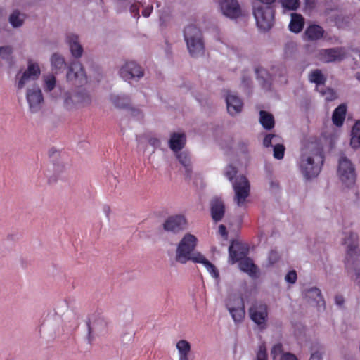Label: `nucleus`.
I'll return each mask as SVG.
<instances>
[{
    "label": "nucleus",
    "instance_id": "50",
    "mask_svg": "<svg viewBox=\"0 0 360 360\" xmlns=\"http://www.w3.org/2000/svg\"><path fill=\"white\" fill-rule=\"evenodd\" d=\"M297 279V276L295 270L290 271L285 276V281L290 284L295 283Z\"/></svg>",
    "mask_w": 360,
    "mask_h": 360
},
{
    "label": "nucleus",
    "instance_id": "26",
    "mask_svg": "<svg viewBox=\"0 0 360 360\" xmlns=\"http://www.w3.org/2000/svg\"><path fill=\"white\" fill-rule=\"evenodd\" d=\"M239 268L242 271L246 272L251 277L257 276V268L250 258L245 257L240 260L239 262Z\"/></svg>",
    "mask_w": 360,
    "mask_h": 360
},
{
    "label": "nucleus",
    "instance_id": "12",
    "mask_svg": "<svg viewBox=\"0 0 360 360\" xmlns=\"http://www.w3.org/2000/svg\"><path fill=\"white\" fill-rule=\"evenodd\" d=\"M26 100L31 112H39L43 107L44 96L38 86H33L26 90Z\"/></svg>",
    "mask_w": 360,
    "mask_h": 360
},
{
    "label": "nucleus",
    "instance_id": "57",
    "mask_svg": "<svg viewBox=\"0 0 360 360\" xmlns=\"http://www.w3.org/2000/svg\"><path fill=\"white\" fill-rule=\"evenodd\" d=\"M131 114L134 116L137 117L138 119L142 118L143 117L142 112L138 109H132Z\"/></svg>",
    "mask_w": 360,
    "mask_h": 360
},
{
    "label": "nucleus",
    "instance_id": "34",
    "mask_svg": "<svg viewBox=\"0 0 360 360\" xmlns=\"http://www.w3.org/2000/svg\"><path fill=\"white\" fill-rule=\"evenodd\" d=\"M110 100L114 105L119 108H127L130 105V98L126 95H112Z\"/></svg>",
    "mask_w": 360,
    "mask_h": 360
},
{
    "label": "nucleus",
    "instance_id": "39",
    "mask_svg": "<svg viewBox=\"0 0 360 360\" xmlns=\"http://www.w3.org/2000/svg\"><path fill=\"white\" fill-rule=\"evenodd\" d=\"M24 15L18 11H13L9 17V22L13 27H19L24 22Z\"/></svg>",
    "mask_w": 360,
    "mask_h": 360
},
{
    "label": "nucleus",
    "instance_id": "55",
    "mask_svg": "<svg viewBox=\"0 0 360 360\" xmlns=\"http://www.w3.org/2000/svg\"><path fill=\"white\" fill-rule=\"evenodd\" d=\"M309 360H322V353L319 351L313 352Z\"/></svg>",
    "mask_w": 360,
    "mask_h": 360
},
{
    "label": "nucleus",
    "instance_id": "22",
    "mask_svg": "<svg viewBox=\"0 0 360 360\" xmlns=\"http://www.w3.org/2000/svg\"><path fill=\"white\" fill-rule=\"evenodd\" d=\"M271 355L274 360H300L295 354L290 352H284L281 343H277L272 347Z\"/></svg>",
    "mask_w": 360,
    "mask_h": 360
},
{
    "label": "nucleus",
    "instance_id": "47",
    "mask_svg": "<svg viewBox=\"0 0 360 360\" xmlns=\"http://www.w3.org/2000/svg\"><path fill=\"white\" fill-rule=\"evenodd\" d=\"M13 52V49L10 46L0 47V57L3 60H9Z\"/></svg>",
    "mask_w": 360,
    "mask_h": 360
},
{
    "label": "nucleus",
    "instance_id": "30",
    "mask_svg": "<svg viewBox=\"0 0 360 360\" xmlns=\"http://www.w3.org/2000/svg\"><path fill=\"white\" fill-rule=\"evenodd\" d=\"M304 18L297 13L291 14V20L289 23V29L291 32L298 33L302 31L304 27Z\"/></svg>",
    "mask_w": 360,
    "mask_h": 360
},
{
    "label": "nucleus",
    "instance_id": "37",
    "mask_svg": "<svg viewBox=\"0 0 360 360\" xmlns=\"http://www.w3.org/2000/svg\"><path fill=\"white\" fill-rule=\"evenodd\" d=\"M89 334H96L103 332L106 328V323L103 319H98L88 325Z\"/></svg>",
    "mask_w": 360,
    "mask_h": 360
},
{
    "label": "nucleus",
    "instance_id": "7",
    "mask_svg": "<svg viewBox=\"0 0 360 360\" xmlns=\"http://www.w3.org/2000/svg\"><path fill=\"white\" fill-rule=\"evenodd\" d=\"M40 74L41 70L38 63L29 60L27 69L18 72L15 75V86L18 90H22L32 82L36 81Z\"/></svg>",
    "mask_w": 360,
    "mask_h": 360
},
{
    "label": "nucleus",
    "instance_id": "19",
    "mask_svg": "<svg viewBox=\"0 0 360 360\" xmlns=\"http://www.w3.org/2000/svg\"><path fill=\"white\" fill-rule=\"evenodd\" d=\"M344 50L340 48L322 49L319 53V59L324 63L340 60L344 58Z\"/></svg>",
    "mask_w": 360,
    "mask_h": 360
},
{
    "label": "nucleus",
    "instance_id": "36",
    "mask_svg": "<svg viewBox=\"0 0 360 360\" xmlns=\"http://www.w3.org/2000/svg\"><path fill=\"white\" fill-rule=\"evenodd\" d=\"M309 79L311 82L316 84V89L321 87L320 86L324 84L326 81V77L323 75L321 71L318 69L313 70L309 74Z\"/></svg>",
    "mask_w": 360,
    "mask_h": 360
},
{
    "label": "nucleus",
    "instance_id": "16",
    "mask_svg": "<svg viewBox=\"0 0 360 360\" xmlns=\"http://www.w3.org/2000/svg\"><path fill=\"white\" fill-rule=\"evenodd\" d=\"M65 43L68 44L71 55L75 58H79L83 54V47L79 41V36L73 32H68L65 35Z\"/></svg>",
    "mask_w": 360,
    "mask_h": 360
},
{
    "label": "nucleus",
    "instance_id": "23",
    "mask_svg": "<svg viewBox=\"0 0 360 360\" xmlns=\"http://www.w3.org/2000/svg\"><path fill=\"white\" fill-rule=\"evenodd\" d=\"M229 259L232 264L245 258L247 253L244 247L238 243H232L229 248Z\"/></svg>",
    "mask_w": 360,
    "mask_h": 360
},
{
    "label": "nucleus",
    "instance_id": "4",
    "mask_svg": "<svg viewBox=\"0 0 360 360\" xmlns=\"http://www.w3.org/2000/svg\"><path fill=\"white\" fill-rule=\"evenodd\" d=\"M184 35L190 55L193 58L202 56L205 46L200 30L195 25H188L185 28Z\"/></svg>",
    "mask_w": 360,
    "mask_h": 360
},
{
    "label": "nucleus",
    "instance_id": "18",
    "mask_svg": "<svg viewBox=\"0 0 360 360\" xmlns=\"http://www.w3.org/2000/svg\"><path fill=\"white\" fill-rule=\"evenodd\" d=\"M179 163L181 165V171L186 179H191L193 173V164L190 154L187 151L174 153Z\"/></svg>",
    "mask_w": 360,
    "mask_h": 360
},
{
    "label": "nucleus",
    "instance_id": "60",
    "mask_svg": "<svg viewBox=\"0 0 360 360\" xmlns=\"http://www.w3.org/2000/svg\"><path fill=\"white\" fill-rule=\"evenodd\" d=\"M103 212H104V213L105 214V215H106L107 217H108V216H109V214H110V207H109V206H108V205H105V206L103 207Z\"/></svg>",
    "mask_w": 360,
    "mask_h": 360
},
{
    "label": "nucleus",
    "instance_id": "49",
    "mask_svg": "<svg viewBox=\"0 0 360 360\" xmlns=\"http://www.w3.org/2000/svg\"><path fill=\"white\" fill-rule=\"evenodd\" d=\"M170 20V13L168 8H164L160 12V21L161 25H166Z\"/></svg>",
    "mask_w": 360,
    "mask_h": 360
},
{
    "label": "nucleus",
    "instance_id": "20",
    "mask_svg": "<svg viewBox=\"0 0 360 360\" xmlns=\"http://www.w3.org/2000/svg\"><path fill=\"white\" fill-rule=\"evenodd\" d=\"M228 112L233 116L241 112L243 104L240 98L236 94L230 93L226 97Z\"/></svg>",
    "mask_w": 360,
    "mask_h": 360
},
{
    "label": "nucleus",
    "instance_id": "3",
    "mask_svg": "<svg viewBox=\"0 0 360 360\" xmlns=\"http://www.w3.org/2000/svg\"><path fill=\"white\" fill-rule=\"evenodd\" d=\"M237 171L235 167L229 165L225 170V175L232 182L234 191V202L238 207L245 208L247 199L250 195V186L249 181L244 176H238L235 179Z\"/></svg>",
    "mask_w": 360,
    "mask_h": 360
},
{
    "label": "nucleus",
    "instance_id": "11",
    "mask_svg": "<svg viewBox=\"0 0 360 360\" xmlns=\"http://www.w3.org/2000/svg\"><path fill=\"white\" fill-rule=\"evenodd\" d=\"M226 307L236 323L243 321L245 315L243 299L237 295H231L226 302Z\"/></svg>",
    "mask_w": 360,
    "mask_h": 360
},
{
    "label": "nucleus",
    "instance_id": "21",
    "mask_svg": "<svg viewBox=\"0 0 360 360\" xmlns=\"http://www.w3.org/2000/svg\"><path fill=\"white\" fill-rule=\"evenodd\" d=\"M186 143V137L183 132H174L171 134L169 140V148L174 153L181 151Z\"/></svg>",
    "mask_w": 360,
    "mask_h": 360
},
{
    "label": "nucleus",
    "instance_id": "42",
    "mask_svg": "<svg viewBox=\"0 0 360 360\" xmlns=\"http://www.w3.org/2000/svg\"><path fill=\"white\" fill-rule=\"evenodd\" d=\"M317 91L323 96L327 101H333L336 98V93L330 88L324 89L323 87H318Z\"/></svg>",
    "mask_w": 360,
    "mask_h": 360
},
{
    "label": "nucleus",
    "instance_id": "40",
    "mask_svg": "<svg viewBox=\"0 0 360 360\" xmlns=\"http://www.w3.org/2000/svg\"><path fill=\"white\" fill-rule=\"evenodd\" d=\"M44 82V90L51 91L56 86V79L53 74L45 75L43 77Z\"/></svg>",
    "mask_w": 360,
    "mask_h": 360
},
{
    "label": "nucleus",
    "instance_id": "28",
    "mask_svg": "<svg viewBox=\"0 0 360 360\" xmlns=\"http://www.w3.org/2000/svg\"><path fill=\"white\" fill-rule=\"evenodd\" d=\"M75 98L79 109L86 107L89 105L91 103V96L86 89H81L76 91Z\"/></svg>",
    "mask_w": 360,
    "mask_h": 360
},
{
    "label": "nucleus",
    "instance_id": "54",
    "mask_svg": "<svg viewBox=\"0 0 360 360\" xmlns=\"http://www.w3.org/2000/svg\"><path fill=\"white\" fill-rule=\"evenodd\" d=\"M130 12L134 18H139V8L136 4H134L130 6Z\"/></svg>",
    "mask_w": 360,
    "mask_h": 360
},
{
    "label": "nucleus",
    "instance_id": "8",
    "mask_svg": "<svg viewBox=\"0 0 360 360\" xmlns=\"http://www.w3.org/2000/svg\"><path fill=\"white\" fill-rule=\"evenodd\" d=\"M254 15L258 27L262 30H269L274 20V10L272 6H254Z\"/></svg>",
    "mask_w": 360,
    "mask_h": 360
},
{
    "label": "nucleus",
    "instance_id": "44",
    "mask_svg": "<svg viewBox=\"0 0 360 360\" xmlns=\"http://www.w3.org/2000/svg\"><path fill=\"white\" fill-rule=\"evenodd\" d=\"M204 266L212 278L216 280H219V273L214 264H212L210 261H207L205 262Z\"/></svg>",
    "mask_w": 360,
    "mask_h": 360
},
{
    "label": "nucleus",
    "instance_id": "25",
    "mask_svg": "<svg viewBox=\"0 0 360 360\" xmlns=\"http://www.w3.org/2000/svg\"><path fill=\"white\" fill-rule=\"evenodd\" d=\"M304 295L309 300L315 302L319 309H325V301L319 288L313 287L307 289L304 292Z\"/></svg>",
    "mask_w": 360,
    "mask_h": 360
},
{
    "label": "nucleus",
    "instance_id": "59",
    "mask_svg": "<svg viewBox=\"0 0 360 360\" xmlns=\"http://www.w3.org/2000/svg\"><path fill=\"white\" fill-rule=\"evenodd\" d=\"M219 233L222 236H226V227L224 225H220L219 226Z\"/></svg>",
    "mask_w": 360,
    "mask_h": 360
},
{
    "label": "nucleus",
    "instance_id": "38",
    "mask_svg": "<svg viewBox=\"0 0 360 360\" xmlns=\"http://www.w3.org/2000/svg\"><path fill=\"white\" fill-rule=\"evenodd\" d=\"M251 360H269L267 349L264 343L258 345Z\"/></svg>",
    "mask_w": 360,
    "mask_h": 360
},
{
    "label": "nucleus",
    "instance_id": "61",
    "mask_svg": "<svg viewBox=\"0 0 360 360\" xmlns=\"http://www.w3.org/2000/svg\"><path fill=\"white\" fill-rule=\"evenodd\" d=\"M271 186L274 187H276L277 186V184H274V183H271Z\"/></svg>",
    "mask_w": 360,
    "mask_h": 360
},
{
    "label": "nucleus",
    "instance_id": "31",
    "mask_svg": "<svg viewBox=\"0 0 360 360\" xmlns=\"http://www.w3.org/2000/svg\"><path fill=\"white\" fill-rule=\"evenodd\" d=\"M63 107L68 111H74L79 109L75 98V93L66 92L64 94Z\"/></svg>",
    "mask_w": 360,
    "mask_h": 360
},
{
    "label": "nucleus",
    "instance_id": "2",
    "mask_svg": "<svg viewBox=\"0 0 360 360\" xmlns=\"http://www.w3.org/2000/svg\"><path fill=\"white\" fill-rule=\"evenodd\" d=\"M342 244L345 249V266L348 271L353 272L355 281L360 283V248L359 236L349 231L342 233Z\"/></svg>",
    "mask_w": 360,
    "mask_h": 360
},
{
    "label": "nucleus",
    "instance_id": "1",
    "mask_svg": "<svg viewBox=\"0 0 360 360\" xmlns=\"http://www.w3.org/2000/svg\"><path fill=\"white\" fill-rule=\"evenodd\" d=\"M324 162L323 148L315 138L306 141L302 148L298 162L300 172L305 179L310 180L318 176Z\"/></svg>",
    "mask_w": 360,
    "mask_h": 360
},
{
    "label": "nucleus",
    "instance_id": "41",
    "mask_svg": "<svg viewBox=\"0 0 360 360\" xmlns=\"http://www.w3.org/2000/svg\"><path fill=\"white\" fill-rule=\"evenodd\" d=\"M285 153V147L278 140L274 141V157L276 159L281 160L283 158Z\"/></svg>",
    "mask_w": 360,
    "mask_h": 360
},
{
    "label": "nucleus",
    "instance_id": "33",
    "mask_svg": "<svg viewBox=\"0 0 360 360\" xmlns=\"http://www.w3.org/2000/svg\"><path fill=\"white\" fill-rule=\"evenodd\" d=\"M259 122L262 126L267 130H270L274 127V118L273 115L264 110H261L259 112Z\"/></svg>",
    "mask_w": 360,
    "mask_h": 360
},
{
    "label": "nucleus",
    "instance_id": "35",
    "mask_svg": "<svg viewBox=\"0 0 360 360\" xmlns=\"http://www.w3.org/2000/svg\"><path fill=\"white\" fill-rule=\"evenodd\" d=\"M351 136L350 144L352 147L354 148L360 147V120L357 121L354 125Z\"/></svg>",
    "mask_w": 360,
    "mask_h": 360
},
{
    "label": "nucleus",
    "instance_id": "32",
    "mask_svg": "<svg viewBox=\"0 0 360 360\" xmlns=\"http://www.w3.org/2000/svg\"><path fill=\"white\" fill-rule=\"evenodd\" d=\"M323 28L316 25L309 26L305 31L307 37L310 40H318L323 37Z\"/></svg>",
    "mask_w": 360,
    "mask_h": 360
},
{
    "label": "nucleus",
    "instance_id": "51",
    "mask_svg": "<svg viewBox=\"0 0 360 360\" xmlns=\"http://www.w3.org/2000/svg\"><path fill=\"white\" fill-rule=\"evenodd\" d=\"M148 143L154 148V149L158 148L161 146V141L160 139L155 136H151L148 139Z\"/></svg>",
    "mask_w": 360,
    "mask_h": 360
},
{
    "label": "nucleus",
    "instance_id": "48",
    "mask_svg": "<svg viewBox=\"0 0 360 360\" xmlns=\"http://www.w3.org/2000/svg\"><path fill=\"white\" fill-rule=\"evenodd\" d=\"M275 140H278V142H280L281 138L275 134H268L265 136L263 144L265 147H274Z\"/></svg>",
    "mask_w": 360,
    "mask_h": 360
},
{
    "label": "nucleus",
    "instance_id": "14",
    "mask_svg": "<svg viewBox=\"0 0 360 360\" xmlns=\"http://www.w3.org/2000/svg\"><path fill=\"white\" fill-rule=\"evenodd\" d=\"M219 4L225 16L235 19L240 15L241 10L237 0H219Z\"/></svg>",
    "mask_w": 360,
    "mask_h": 360
},
{
    "label": "nucleus",
    "instance_id": "24",
    "mask_svg": "<svg viewBox=\"0 0 360 360\" xmlns=\"http://www.w3.org/2000/svg\"><path fill=\"white\" fill-rule=\"evenodd\" d=\"M225 207L223 201L214 198L211 201V215L214 221H221L224 215Z\"/></svg>",
    "mask_w": 360,
    "mask_h": 360
},
{
    "label": "nucleus",
    "instance_id": "46",
    "mask_svg": "<svg viewBox=\"0 0 360 360\" xmlns=\"http://www.w3.org/2000/svg\"><path fill=\"white\" fill-rule=\"evenodd\" d=\"M189 261H192L194 263L202 264L204 266L205 262H207L208 260L201 253L193 252L190 255Z\"/></svg>",
    "mask_w": 360,
    "mask_h": 360
},
{
    "label": "nucleus",
    "instance_id": "17",
    "mask_svg": "<svg viewBox=\"0 0 360 360\" xmlns=\"http://www.w3.org/2000/svg\"><path fill=\"white\" fill-rule=\"evenodd\" d=\"M186 220L182 215H175L169 217L164 223V229L167 231L177 233L186 228Z\"/></svg>",
    "mask_w": 360,
    "mask_h": 360
},
{
    "label": "nucleus",
    "instance_id": "53",
    "mask_svg": "<svg viewBox=\"0 0 360 360\" xmlns=\"http://www.w3.org/2000/svg\"><path fill=\"white\" fill-rule=\"evenodd\" d=\"M269 262L270 265L274 264L278 259V255L276 251L271 250L269 255Z\"/></svg>",
    "mask_w": 360,
    "mask_h": 360
},
{
    "label": "nucleus",
    "instance_id": "58",
    "mask_svg": "<svg viewBox=\"0 0 360 360\" xmlns=\"http://www.w3.org/2000/svg\"><path fill=\"white\" fill-rule=\"evenodd\" d=\"M255 71L258 77L263 78L264 75L266 74V70L262 68H257Z\"/></svg>",
    "mask_w": 360,
    "mask_h": 360
},
{
    "label": "nucleus",
    "instance_id": "29",
    "mask_svg": "<svg viewBox=\"0 0 360 360\" xmlns=\"http://www.w3.org/2000/svg\"><path fill=\"white\" fill-rule=\"evenodd\" d=\"M347 112L346 105L344 104L340 105L336 108L333 113L332 120L333 122L337 127H341L345 119Z\"/></svg>",
    "mask_w": 360,
    "mask_h": 360
},
{
    "label": "nucleus",
    "instance_id": "43",
    "mask_svg": "<svg viewBox=\"0 0 360 360\" xmlns=\"http://www.w3.org/2000/svg\"><path fill=\"white\" fill-rule=\"evenodd\" d=\"M282 7L285 10L295 11L300 6L299 0H279Z\"/></svg>",
    "mask_w": 360,
    "mask_h": 360
},
{
    "label": "nucleus",
    "instance_id": "5",
    "mask_svg": "<svg viewBox=\"0 0 360 360\" xmlns=\"http://www.w3.org/2000/svg\"><path fill=\"white\" fill-rule=\"evenodd\" d=\"M198 243V238L191 233H186L179 241L176 250L175 259L181 264L189 261L190 255L193 252Z\"/></svg>",
    "mask_w": 360,
    "mask_h": 360
},
{
    "label": "nucleus",
    "instance_id": "6",
    "mask_svg": "<svg viewBox=\"0 0 360 360\" xmlns=\"http://www.w3.org/2000/svg\"><path fill=\"white\" fill-rule=\"evenodd\" d=\"M337 174L345 187L349 188L355 184L356 175L354 166L345 155L339 159Z\"/></svg>",
    "mask_w": 360,
    "mask_h": 360
},
{
    "label": "nucleus",
    "instance_id": "15",
    "mask_svg": "<svg viewBox=\"0 0 360 360\" xmlns=\"http://www.w3.org/2000/svg\"><path fill=\"white\" fill-rule=\"evenodd\" d=\"M177 360H195L192 346L189 341L180 339L175 343Z\"/></svg>",
    "mask_w": 360,
    "mask_h": 360
},
{
    "label": "nucleus",
    "instance_id": "27",
    "mask_svg": "<svg viewBox=\"0 0 360 360\" xmlns=\"http://www.w3.org/2000/svg\"><path fill=\"white\" fill-rule=\"evenodd\" d=\"M50 63L52 70L56 73L63 70L66 66L64 57L58 53H54L51 56Z\"/></svg>",
    "mask_w": 360,
    "mask_h": 360
},
{
    "label": "nucleus",
    "instance_id": "52",
    "mask_svg": "<svg viewBox=\"0 0 360 360\" xmlns=\"http://www.w3.org/2000/svg\"><path fill=\"white\" fill-rule=\"evenodd\" d=\"M153 11V5L150 0H149V3L147 6H146L143 11H142V15L145 18H148L150 15Z\"/></svg>",
    "mask_w": 360,
    "mask_h": 360
},
{
    "label": "nucleus",
    "instance_id": "13",
    "mask_svg": "<svg viewBox=\"0 0 360 360\" xmlns=\"http://www.w3.org/2000/svg\"><path fill=\"white\" fill-rule=\"evenodd\" d=\"M67 79L75 85L82 86L87 82V77L82 64L79 62L72 63L67 72Z\"/></svg>",
    "mask_w": 360,
    "mask_h": 360
},
{
    "label": "nucleus",
    "instance_id": "9",
    "mask_svg": "<svg viewBox=\"0 0 360 360\" xmlns=\"http://www.w3.org/2000/svg\"><path fill=\"white\" fill-rule=\"evenodd\" d=\"M268 314V306L263 302H255L249 309L250 319L260 330H264L266 328Z\"/></svg>",
    "mask_w": 360,
    "mask_h": 360
},
{
    "label": "nucleus",
    "instance_id": "56",
    "mask_svg": "<svg viewBox=\"0 0 360 360\" xmlns=\"http://www.w3.org/2000/svg\"><path fill=\"white\" fill-rule=\"evenodd\" d=\"M344 298L342 295H336L335 297V302L337 306L342 307L344 304Z\"/></svg>",
    "mask_w": 360,
    "mask_h": 360
},
{
    "label": "nucleus",
    "instance_id": "10",
    "mask_svg": "<svg viewBox=\"0 0 360 360\" xmlns=\"http://www.w3.org/2000/svg\"><path fill=\"white\" fill-rule=\"evenodd\" d=\"M120 76L129 83L137 82L144 76L143 68L134 61L126 62L119 70Z\"/></svg>",
    "mask_w": 360,
    "mask_h": 360
},
{
    "label": "nucleus",
    "instance_id": "45",
    "mask_svg": "<svg viewBox=\"0 0 360 360\" xmlns=\"http://www.w3.org/2000/svg\"><path fill=\"white\" fill-rule=\"evenodd\" d=\"M68 165L65 163L63 161H57L53 163V172L56 175H60L62 173L65 172L68 169Z\"/></svg>",
    "mask_w": 360,
    "mask_h": 360
}]
</instances>
